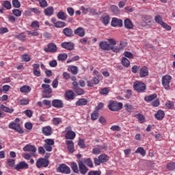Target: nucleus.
<instances>
[{
    "label": "nucleus",
    "mask_w": 175,
    "mask_h": 175,
    "mask_svg": "<svg viewBox=\"0 0 175 175\" xmlns=\"http://www.w3.org/2000/svg\"><path fill=\"white\" fill-rule=\"evenodd\" d=\"M8 126L10 129L16 131V132H18V133H24V131H23V129H21L20 124L16 123L14 122H12L10 123Z\"/></svg>",
    "instance_id": "9"
},
{
    "label": "nucleus",
    "mask_w": 175,
    "mask_h": 175,
    "mask_svg": "<svg viewBox=\"0 0 175 175\" xmlns=\"http://www.w3.org/2000/svg\"><path fill=\"white\" fill-rule=\"evenodd\" d=\"M135 117H137L139 121L140 122H144V116L140 114V113H137V115H135Z\"/></svg>",
    "instance_id": "58"
},
{
    "label": "nucleus",
    "mask_w": 175,
    "mask_h": 175,
    "mask_svg": "<svg viewBox=\"0 0 175 175\" xmlns=\"http://www.w3.org/2000/svg\"><path fill=\"white\" fill-rule=\"evenodd\" d=\"M12 13L16 17H20V16H21V11H20V10H17V9L13 10Z\"/></svg>",
    "instance_id": "57"
},
{
    "label": "nucleus",
    "mask_w": 175,
    "mask_h": 175,
    "mask_svg": "<svg viewBox=\"0 0 175 175\" xmlns=\"http://www.w3.org/2000/svg\"><path fill=\"white\" fill-rule=\"evenodd\" d=\"M48 48H44V51L45 53H57V45L54 43H49L47 46Z\"/></svg>",
    "instance_id": "11"
},
{
    "label": "nucleus",
    "mask_w": 175,
    "mask_h": 175,
    "mask_svg": "<svg viewBox=\"0 0 175 175\" xmlns=\"http://www.w3.org/2000/svg\"><path fill=\"white\" fill-rule=\"evenodd\" d=\"M24 113H25L27 117H28L29 118H31V117H32V114H33L32 111L29 109H27L24 111Z\"/></svg>",
    "instance_id": "64"
},
{
    "label": "nucleus",
    "mask_w": 175,
    "mask_h": 175,
    "mask_svg": "<svg viewBox=\"0 0 175 175\" xmlns=\"http://www.w3.org/2000/svg\"><path fill=\"white\" fill-rule=\"evenodd\" d=\"M122 103H118L117 101L110 100L108 104V109L111 110V111H118L122 109Z\"/></svg>",
    "instance_id": "2"
},
{
    "label": "nucleus",
    "mask_w": 175,
    "mask_h": 175,
    "mask_svg": "<svg viewBox=\"0 0 175 175\" xmlns=\"http://www.w3.org/2000/svg\"><path fill=\"white\" fill-rule=\"evenodd\" d=\"M42 88V98H51V94H53V89L50 87V85L43 83L41 85Z\"/></svg>",
    "instance_id": "3"
},
{
    "label": "nucleus",
    "mask_w": 175,
    "mask_h": 175,
    "mask_svg": "<svg viewBox=\"0 0 175 175\" xmlns=\"http://www.w3.org/2000/svg\"><path fill=\"white\" fill-rule=\"evenodd\" d=\"M102 174V172L100 170H97V171H91L88 173V175H100Z\"/></svg>",
    "instance_id": "61"
},
{
    "label": "nucleus",
    "mask_w": 175,
    "mask_h": 175,
    "mask_svg": "<svg viewBox=\"0 0 175 175\" xmlns=\"http://www.w3.org/2000/svg\"><path fill=\"white\" fill-rule=\"evenodd\" d=\"M50 161H49V159L44 158H40L37 160L36 166L38 169H40L42 166H43V167H47Z\"/></svg>",
    "instance_id": "5"
},
{
    "label": "nucleus",
    "mask_w": 175,
    "mask_h": 175,
    "mask_svg": "<svg viewBox=\"0 0 175 175\" xmlns=\"http://www.w3.org/2000/svg\"><path fill=\"white\" fill-rule=\"evenodd\" d=\"M142 25H151V17L149 16H145L144 17V22L142 23Z\"/></svg>",
    "instance_id": "29"
},
{
    "label": "nucleus",
    "mask_w": 175,
    "mask_h": 175,
    "mask_svg": "<svg viewBox=\"0 0 175 175\" xmlns=\"http://www.w3.org/2000/svg\"><path fill=\"white\" fill-rule=\"evenodd\" d=\"M38 2L40 3V6H41V8H46L47 1L46 0H38Z\"/></svg>",
    "instance_id": "55"
},
{
    "label": "nucleus",
    "mask_w": 175,
    "mask_h": 175,
    "mask_svg": "<svg viewBox=\"0 0 175 175\" xmlns=\"http://www.w3.org/2000/svg\"><path fill=\"white\" fill-rule=\"evenodd\" d=\"M124 107L129 113H132V111H133V107L132 105L125 104Z\"/></svg>",
    "instance_id": "52"
},
{
    "label": "nucleus",
    "mask_w": 175,
    "mask_h": 175,
    "mask_svg": "<svg viewBox=\"0 0 175 175\" xmlns=\"http://www.w3.org/2000/svg\"><path fill=\"white\" fill-rule=\"evenodd\" d=\"M74 49L75 44L70 42H66V50H69L70 51H71V50H73Z\"/></svg>",
    "instance_id": "42"
},
{
    "label": "nucleus",
    "mask_w": 175,
    "mask_h": 175,
    "mask_svg": "<svg viewBox=\"0 0 175 175\" xmlns=\"http://www.w3.org/2000/svg\"><path fill=\"white\" fill-rule=\"evenodd\" d=\"M31 28H39V22L37 21H33L31 25Z\"/></svg>",
    "instance_id": "63"
},
{
    "label": "nucleus",
    "mask_w": 175,
    "mask_h": 175,
    "mask_svg": "<svg viewBox=\"0 0 175 175\" xmlns=\"http://www.w3.org/2000/svg\"><path fill=\"white\" fill-rule=\"evenodd\" d=\"M71 169L74 173H79V166H77V163H71Z\"/></svg>",
    "instance_id": "38"
},
{
    "label": "nucleus",
    "mask_w": 175,
    "mask_h": 175,
    "mask_svg": "<svg viewBox=\"0 0 175 175\" xmlns=\"http://www.w3.org/2000/svg\"><path fill=\"white\" fill-rule=\"evenodd\" d=\"M36 147L31 144H27L23 147V151L30 152L31 154V157H36Z\"/></svg>",
    "instance_id": "6"
},
{
    "label": "nucleus",
    "mask_w": 175,
    "mask_h": 175,
    "mask_svg": "<svg viewBox=\"0 0 175 175\" xmlns=\"http://www.w3.org/2000/svg\"><path fill=\"white\" fill-rule=\"evenodd\" d=\"M74 33L75 35L80 36V38H83L85 36V30L83 27H78L74 31Z\"/></svg>",
    "instance_id": "18"
},
{
    "label": "nucleus",
    "mask_w": 175,
    "mask_h": 175,
    "mask_svg": "<svg viewBox=\"0 0 175 175\" xmlns=\"http://www.w3.org/2000/svg\"><path fill=\"white\" fill-rule=\"evenodd\" d=\"M109 92H110L109 88H104L100 90V95H107Z\"/></svg>",
    "instance_id": "48"
},
{
    "label": "nucleus",
    "mask_w": 175,
    "mask_h": 175,
    "mask_svg": "<svg viewBox=\"0 0 175 175\" xmlns=\"http://www.w3.org/2000/svg\"><path fill=\"white\" fill-rule=\"evenodd\" d=\"M42 133L44 135V136H51V135H53V130L51 129V126H46L42 129Z\"/></svg>",
    "instance_id": "16"
},
{
    "label": "nucleus",
    "mask_w": 175,
    "mask_h": 175,
    "mask_svg": "<svg viewBox=\"0 0 175 175\" xmlns=\"http://www.w3.org/2000/svg\"><path fill=\"white\" fill-rule=\"evenodd\" d=\"M57 18H59V20H65V13L64 12L60 11L57 14Z\"/></svg>",
    "instance_id": "45"
},
{
    "label": "nucleus",
    "mask_w": 175,
    "mask_h": 175,
    "mask_svg": "<svg viewBox=\"0 0 175 175\" xmlns=\"http://www.w3.org/2000/svg\"><path fill=\"white\" fill-rule=\"evenodd\" d=\"M12 6L18 9L21 7V3L18 0H12Z\"/></svg>",
    "instance_id": "41"
},
{
    "label": "nucleus",
    "mask_w": 175,
    "mask_h": 175,
    "mask_svg": "<svg viewBox=\"0 0 175 175\" xmlns=\"http://www.w3.org/2000/svg\"><path fill=\"white\" fill-rule=\"evenodd\" d=\"M52 106L53 107H56L57 109H61L64 107V103H62V100H58V99H54L52 101Z\"/></svg>",
    "instance_id": "17"
},
{
    "label": "nucleus",
    "mask_w": 175,
    "mask_h": 175,
    "mask_svg": "<svg viewBox=\"0 0 175 175\" xmlns=\"http://www.w3.org/2000/svg\"><path fill=\"white\" fill-rule=\"evenodd\" d=\"M111 10L113 12V13H115L116 14H120V10L118 9V7L117 5H111Z\"/></svg>",
    "instance_id": "43"
},
{
    "label": "nucleus",
    "mask_w": 175,
    "mask_h": 175,
    "mask_svg": "<svg viewBox=\"0 0 175 175\" xmlns=\"http://www.w3.org/2000/svg\"><path fill=\"white\" fill-rule=\"evenodd\" d=\"M8 163L9 166H10L11 167H14L16 161L13 159H8Z\"/></svg>",
    "instance_id": "54"
},
{
    "label": "nucleus",
    "mask_w": 175,
    "mask_h": 175,
    "mask_svg": "<svg viewBox=\"0 0 175 175\" xmlns=\"http://www.w3.org/2000/svg\"><path fill=\"white\" fill-rule=\"evenodd\" d=\"M133 88L137 92H144L146 91V84L143 82H137L134 83Z\"/></svg>",
    "instance_id": "7"
},
{
    "label": "nucleus",
    "mask_w": 175,
    "mask_h": 175,
    "mask_svg": "<svg viewBox=\"0 0 175 175\" xmlns=\"http://www.w3.org/2000/svg\"><path fill=\"white\" fill-rule=\"evenodd\" d=\"M154 21L157 23V24H160V25H161L162 23H163V21H162V18L161 17L160 15L154 16Z\"/></svg>",
    "instance_id": "49"
},
{
    "label": "nucleus",
    "mask_w": 175,
    "mask_h": 175,
    "mask_svg": "<svg viewBox=\"0 0 175 175\" xmlns=\"http://www.w3.org/2000/svg\"><path fill=\"white\" fill-rule=\"evenodd\" d=\"M91 120H92V121H95L96 120L97 118H99V111H94L91 114Z\"/></svg>",
    "instance_id": "32"
},
{
    "label": "nucleus",
    "mask_w": 175,
    "mask_h": 175,
    "mask_svg": "<svg viewBox=\"0 0 175 175\" xmlns=\"http://www.w3.org/2000/svg\"><path fill=\"white\" fill-rule=\"evenodd\" d=\"M148 69L146 66H144L139 69V76L142 79L147 77V76H148Z\"/></svg>",
    "instance_id": "15"
},
{
    "label": "nucleus",
    "mask_w": 175,
    "mask_h": 175,
    "mask_svg": "<svg viewBox=\"0 0 175 175\" xmlns=\"http://www.w3.org/2000/svg\"><path fill=\"white\" fill-rule=\"evenodd\" d=\"M111 27H122V20L117 18H113L111 23Z\"/></svg>",
    "instance_id": "14"
},
{
    "label": "nucleus",
    "mask_w": 175,
    "mask_h": 175,
    "mask_svg": "<svg viewBox=\"0 0 175 175\" xmlns=\"http://www.w3.org/2000/svg\"><path fill=\"white\" fill-rule=\"evenodd\" d=\"M163 86L165 90L169 91L170 90V81H172V76L170 75H164L161 79Z\"/></svg>",
    "instance_id": "4"
},
{
    "label": "nucleus",
    "mask_w": 175,
    "mask_h": 175,
    "mask_svg": "<svg viewBox=\"0 0 175 175\" xmlns=\"http://www.w3.org/2000/svg\"><path fill=\"white\" fill-rule=\"evenodd\" d=\"M98 158L101 163H105V162H107V161H109V157H107L106 154H101L98 156Z\"/></svg>",
    "instance_id": "35"
},
{
    "label": "nucleus",
    "mask_w": 175,
    "mask_h": 175,
    "mask_svg": "<svg viewBox=\"0 0 175 175\" xmlns=\"http://www.w3.org/2000/svg\"><path fill=\"white\" fill-rule=\"evenodd\" d=\"M3 8H5L7 10H10L12 9V3L9 1H5L3 3Z\"/></svg>",
    "instance_id": "36"
},
{
    "label": "nucleus",
    "mask_w": 175,
    "mask_h": 175,
    "mask_svg": "<svg viewBox=\"0 0 175 175\" xmlns=\"http://www.w3.org/2000/svg\"><path fill=\"white\" fill-rule=\"evenodd\" d=\"M135 154H140L142 157H146V152L143 147H139L135 151Z\"/></svg>",
    "instance_id": "28"
},
{
    "label": "nucleus",
    "mask_w": 175,
    "mask_h": 175,
    "mask_svg": "<svg viewBox=\"0 0 175 175\" xmlns=\"http://www.w3.org/2000/svg\"><path fill=\"white\" fill-rule=\"evenodd\" d=\"M165 107L167 109H173L174 107V103L173 101H168L167 103H165Z\"/></svg>",
    "instance_id": "53"
},
{
    "label": "nucleus",
    "mask_w": 175,
    "mask_h": 175,
    "mask_svg": "<svg viewBox=\"0 0 175 175\" xmlns=\"http://www.w3.org/2000/svg\"><path fill=\"white\" fill-rule=\"evenodd\" d=\"M108 42H109V46H111L112 47H117V46H116V44H117V42L116 40H114V39L109 38Z\"/></svg>",
    "instance_id": "46"
},
{
    "label": "nucleus",
    "mask_w": 175,
    "mask_h": 175,
    "mask_svg": "<svg viewBox=\"0 0 175 175\" xmlns=\"http://www.w3.org/2000/svg\"><path fill=\"white\" fill-rule=\"evenodd\" d=\"M98 46L101 50H105L106 51L111 50V51L113 53H120V50H121V49L118 46H111L109 42L107 41H100Z\"/></svg>",
    "instance_id": "1"
},
{
    "label": "nucleus",
    "mask_w": 175,
    "mask_h": 175,
    "mask_svg": "<svg viewBox=\"0 0 175 175\" xmlns=\"http://www.w3.org/2000/svg\"><path fill=\"white\" fill-rule=\"evenodd\" d=\"M54 13V8L49 7L44 10L45 16H51Z\"/></svg>",
    "instance_id": "31"
},
{
    "label": "nucleus",
    "mask_w": 175,
    "mask_h": 175,
    "mask_svg": "<svg viewBox=\"0 0 175 175\" xmlns=\"http://www.w3.org/2000/svg\"><path fill=\"white\" fill-rule=\"evenodd\" d=\"M27 169H29V165H28L27 162L23 161L16 164L14 167V170H18V172H20V170H25Z\"/></svg>",
    "instance_id": "8"
},
{
    "label": "nucleus",
    "mask_w": 175,
    "mask_h": 175,
    "mask_svg": "<svg viewBox=\"0 0 175 175\" xmlns=\"http://www.w3.org/2000/svg\"><path fill=\"white\" fill-rule=\"evenodd\" d=\"M78 146L80 148H85V144H84V139H79L78 141Z\"/></svg>",
    "instance_id": "50"
},
{
    "label": "nucleus",
    "mask_w": 175,
    "mask_h": 175,
    "mask_svg": "<svg viewBox=\"0 0 175 175\" xmlns=\"http://www.w3.org/2000/svg\"><path fill=\"white\" fill-rule=\"evenodd\" d=\"M57 170L61 173H66V165L61 164L59 167L57 168Z\"/></svg>",
    "instance_id": "34"
},
{
    "label": "nucleus",
    "mask_w": 175,
    "mask_h": 175,
    "mask_svg": "<svg viewBox=\"0 0 175 175\" xmlns=\"http://www.w3.org/2000/svg\"><path fill=\"white\" fill-rule=\"evenodd\" d=\"M68 70L72 75H77V73H79V68L76 66H69L68 67Z\"/></svg>",
    "instance_id": "20"
},
{
    "label": "nucleus",
    "mask_w": 175,
    "mask_h": 175,
    "mask_svg": "<svg viewBox=\"0 0 175 175\" xmlns=\"http://www.w3.org/2000/svg\"><path fill=\"white\" fill-rule=\"evenodd\" d=\"M124 27L127 29H132L133 28V23H132L129 18H126L124 20Z\"/></svg>",
    "instance_id": "23"
},
{
    "label": "nucleus",
    "mask_w": 175,
    "mask_h": 175,
    "mask_svg": "<svg viewBox=\"0 0 175 175\" xmlns=\"http://www.w3.org/2000/svg\"><path fill=\"white\" fill-rule=\"evenodd\" d=\"M66 98L67 100H73L76 98V94L72 90H67Z\"/></svg>",
    "instance_id": "19"
},
{
    "label": "nucleus",
    "mask_w": 175,
    "mask_h": 175,
    "mask_svg": "<svg viewBox=\"0 0 175 175\" xmlns=\"http://www.w3.org/2000/svg\"><path fill=\"white\" fill-rule=\"evenodd\" d=\"M155 118L157 120H161L163 119V117H165V111L163 110H159L157 113L154 115Z\"/></svg>",
    "instance_id": "21"
},
{
    "label": "nucleus",
    "mask_w": 175,
    "mask_h": 175,
    "mask_svg": "<svg viewBox=\"0 0 175 175\" xmlns=\"http://www.w3.org/2000/svg\"><path fill=\"white\" fill-rule=\"evenodd\" d=\"M22 59H23L25 62H29V61H31V57L29 54H24L22 55Z\"/></svg>",
    "instance_id": "47"
},
{
    "label": "nucleus",
    "mask_w": 175,
    "mask_h": 175,
    "mask_svg": "<svg viewBox=\"0 0 175 175\" xmlns=\"http://www.w3.org/2000/svg\"><path fill=\"white\" fill-rule=\"evenodd\" d=\"M1 109H3V111H5V113H9L10 114H12V113L14 111V109L12 108H9L3 105H1Z\"/></svg>",
    "instance_id": "30"
},
{
    "label": "nucleus",
    "mask_w": 175,
    "mask_h": 175,
    "mask_svg": "<svg viewBox=\"0 0 175 175\" xmlns=\"http://www.w3.org/2000/svg\"><path fill=\"white\" fill-rule=\"evenodd\" d=\"M67 129L68 131L66 132V139L69 140H73L75 137H76V133L70 130L72 129V127L70 126L67 127Z\"/></svg>",
    "instance_id": "12"
},
{
    "label": "nucleus",
    "mask_w": 175,
    "mask_h": 175,
    "mask_svg": "<svg viewBox=\"0 0 175 175\" xmlns=\"http://www.w3.org/2000/svg\"><path fill=\"white\" fill-rule=\"evenodd\" d=\"M109 21H110V17H109V15H106L103 17L102 23L105 25H107V24H109Z\"/></svg>",
    "instance_id": "40"
},
{
    "label": "nucleus",
    "mask_w": 175,
    "mask_h": 175,
    "mask_svg": "<svg viewBox=\"0 0 175 175\" xmlns=\"http://www.w3.org/2000/svg\"><path fill=\"white\" fill-rule=\"evenodd\" d=\"M31 87L29 85H23L20 88L21 92H23V94H28L29 92H31Z\"/></svg>",
    "instance_id": "25"
},
{
    "label": "nucleus",
    "mask_w": 175,
    "mask_h": 175,
    "mask_svg": "<svg viewBox=\"0 0 175 175\" xmlns=\"http://www.w3.org/2000/svg\"><path fill=\"white\" fill-rule=\"evenodd\" d=\"M67 12H68L69 16H72L75 15V10L72 8H70V7L68 8H67Z\"/></svg>",
    "instance_id": "60"
},
{
    "label": "nucleus",
    "mask_w": 175,
    "mask_h": 175,
    "mask_svg": "<svg viewBox=\"0 0 175 175\" xmlns=\"http://www.w3.org/2000/svg\"><path fill=\"white\" fill-rule=\"evenodd\" d=\"M158 95L156 93H154L153 94L146 96L144 97V100L146 102H152V100H154V99H157V97Z\"/></svg>",
    "instance_id": "22"
},
{
    "label": "nucleus",
    "mask_w": 175,
    "mask_h": 175,
    "mask_svg": "<svg viewBox=\"0 0 175 175\" xmlns=\"http://www.w3.org/2000/svg\"><path fill=\"white\" fill-rule=\"evenodd\" d=\"M45 144H48V146H54V140L51 139H45Z\"/></svg>",
    "instance_id": "62"
},
{
    "label": "nucleus",
    "mask_w": 175,
    "mask_h": 175,
    "mask_svg": "<svg viewBox=\"0 0 175 175\" xmlns=\"http://www.w3.org/2000/svg\"><path fill=\"white\" fill-rule=\"evenodd\" d=\"M122 64L123 66H125V68H129V65H131V62L126 57H124L122 59Z\"/></svg>",
    "instance_id": "37"
},
{
    "label": "nucleus",
    "mask_w": 175,
    "mask_h": 175,
    "mask_svg": "<svg viewBox=\"0 0 175 175\" xmlns=\"http://www.w3.org/2000/svg\"><path fill=\"white\" fill-rule=\"evenodd\" d=\"M167 169H168V170H175V162L167 163Z\"/></svg>",
    "instance_id": "51"
},
{
    "label": "nucleus",
    "mask_w": 175,
    "mask_h": 175,
    "mask_svg": "<svg viewBox=\"0 0 175 175\" xmlns=\"http://www.w3.org/2000/svg\"><path fill=\"white\" fill-rule=\"evenodd\" d=\"M14 38L16 39H18L19 40H22L23 42H25V40H27V36H25L24 33L16 34L14 36Z\"/></svg>",
    "instance_id": "27"
},
{
    "label": "nucleus",
    "mask_w": 175,
    "mask_h": 175,
    "mask_svg": "<svg viewBox=\"0 0 175 175\" xmlns=\"http://www.w3.org/2000/svg\"><path fill=\"white\" fill-rule=\"evenodd\" d=\"M73 90L76 94L78 95H84L85 94V92L84 90L80 88H73Z\"/></svg>",
    "instance_id": "33"
},
{
    "label": "nucleus",
    "mask_w": 175,
    "mask_h": 175,
    "mask_svg": "<svg viewBox=\"0 0 175 175\" xmlns=\"http://www.w3.org/2000/svg\"><path fill=\"white\" fill-rule=\"evenodd\" d=\"M66 36L72 38L73 36V30L72 29L66 28Z\"/></svg>",
    "instance_id": "59"
},
{
    "label": "nucleus",
    "mask_w": 175,
    "mask_h": 175,
    "mask_svg": "<svg viewBox=\"0 0 175 175\" xmlns=\"http://www.w3.org/2000/svg\"><path fill=\"white\" fill-rule=\"evenodd\" d=\"M82 162L87 165L89 167H94V163H92V160L90 158L83 159Z\"/></svg>",
    "instance_id": "26"
},
{
    "label": "nucleus",
    "mask_w": 175,
    "mask_h": 175,
    "mask_svg": "<svg viewBox=\"0 0 175 175\" xmlns=\"http://www.w3.org/2000/svg\"><path fill=\"white\" fill-rule=\"evenodd\" d=\"M57 59L64 62V61L66 60V53H60L57 56Z\"/></svg>",
    "instance_id": "39"
},
{
    "label": "nucleus",
    "mask_w": 175,
    "mask_h": 175,
    "mask_svg": "<svg viewBox=\"0 0 175 175\" xmlns=\"http://www.w3.org/2000/svg\"><path fill=\"white\" fill-rule=\"evenodd\" d=\"M78 166H79V172H80L81 174L85 175L87 174V172H88V168L84 164L83 161H78Z\"/></svg>",
    "instance_id": "10"
},
{
    "label": "nucleus",
    "mask_w": 175,
    "mask_h": 175,
    "mask_svg": "<svg viewBox=\"0 0 175 175\" xmlns=\"http://www.w3.org/2000/svg\"><path fill=\"white\" fill-rule=\"evenodd\" d=\"M8 32H9V29H8V27H0V35L8 33Z\"/></svg>",
    "instance_id": "56"
},
{
    "label": "nucleus",
    "mask_w": 175,
    "mask_h": 175,
    "mask_svg": "<svg viewBox=\"0 0 175 175\" xmlns=\"http://www.w3.org/2000/svg\"><path fill=\"white\" fill-rule=\"evenodd\" d=\"M88 103V101L85 98H80L76 103V106H85Z\"/></svg>",
    "instance_id": "24"
},
{
    "label": "nucleus",
    "mask_w": 175,
    "mask_h": 175,
    "mask_svg": "<svg viewBox=\"0 0 175 175\" xmlns=\"http://www.w3.org/2000/svg\"><path fill=\"white\" fill-rule=\"evenodd\" d=\"M66 146L70 154H73V152H75V143H73V141L67 140Z\"/></svg>",
    "instance_id": "13"
},
{
    "label": "nucleus",
    "mask_w": 175,
    "mask_h": 175,
    "mask_svg": "<svg viewBox=\"0 0 175 175\" xmlns=\"http://www.w3.org/2000/svg\"><path fill=\"white\" fill-rule=\"evenodd\" d=\"M66 24L65 22L57 21L55 23V28H62V27H65Z\"/></svg>",
    "instance_id": "44"
}]
</instances>
